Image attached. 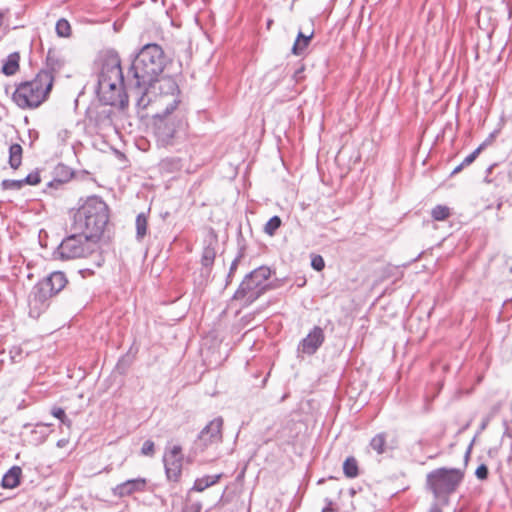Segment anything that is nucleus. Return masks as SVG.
I'll return each instance as SVG.
<instances>
[{"label":"nucleus","mask_w":512,"mask_h":512,"mask_svg":"<svg viewBox=\"0 0 512 512\" xmlns=\"http://www.w3.org/2000/svg\"><path fill=\"white\" fill-rule=\"evenodd\" d=\"M164 67L163 50L157 44H146L133 59L127 71V85L136 97L138 108L145 109L151 104L149 90L154 88L156 82H159L161 87L165 79L159 81V76Z\"/></svg>","instance_id":"nucleus-1"},{"label":"nucleus","mask_w":512,"mask_h":512,"mask_svg":"<svg viewBox=\"0 0 512 512\" xmlns=\"http://www.w3.org/2000/svg\"><path fill=\"white\" fill-rule=\"evenodd\" d=\"M160 88H166V92L161 94L152 104L157 107L163 106L164 109L155 115L154 133L157 143L166 147L174 144L177 133L185 126V117L181 111H176L180 104L179 89L176 82L166 78Z\"/></svg>","instance_id":"nucleus-2"},{"label":"nucleus","mask_w":512,"mask_h":512,"mask_svg":"<svg viewBox=\"0 0 512 512\" xmlns=\"http://www.w3.org/2000/svg\"><path fill=\"white\" fill-rule=\"evenodd\" d=\"M109 221V208L98 196L88 197L73 215L72 228L83 232L96 242L102 236Z\"/></svg>","instance_id":"nucleus-3"},{"label":"nucleus","mask_w":512,"mask_h":512,"mask_svg":"<svg viewBox=\"0 0 512 512\" xmlns=\"http://www.w3.org/2000/svg\"><path fill=\"white\" fill-rule=\"evenodd\" d=\"M53 83L51 72L40 70L32 80L21 82L16 87L12 99L21 109L37 108L48 98Z\"/></svg>","instance_id":"nucleus-4"},{"label":"nucleus","mask_w":512,"mask_h":512,"mask_svg":"<svg viewBox=\"0 0 512 512\" xmlns=\"http://www.w3.org/2000/svg\"><path fill=\"white\" fill-rule=\"evenodd\" d=\"M271 276L270 268L260 266L245 276L233 295L234 300L243 301L245 306L252 304L268 288L267 281Z\"/></svg>","instance_id":"nucleus-5"},{"label":"nucleus","mask_w":512,"mask_h":512,"mask_svg":"<svg viewBox=\"0 0 512 512\" xmlns=\"http://www.w3.org/2000/svg\"><path fill=\"white\" fill-rule=\"evenodd\" d=\"M97 248V242L83 232L75 231L58 245L54 255L61 260L84 258Z\"/></svg>","instance_id":"nucleus-6"},{"label":"nucleus","mask_w":512,"mask_h":512,"mask_svg":"<svg viewBox=\"0 0 512 512\" xmlns=\"http://www.w3.org/2000/svg\"><path fill=\"white\" fill-rule=\"evenodd\" d=\"M462 475L455 469L439 468L427 475V485L438 500L447 501L460 484Z\"/></svg>","instance_id":"nucleus-7"},{"label":"nucleus","mask_w":512,"mask_h":512,"mask_svg":"<svg viewBox=\"0 0 512 512\" xmlns=\"http://www.w3.org/2000/svg\"><path fill=\"white\" fill-rule=\"evenodd\" d=\"M126 90L133 93L127 85V79L122 81L98 80L97 94L105 105H119L124 108L128 104Z\"/></svg>","instance_id":"nucleus-8"},{"label":"nucleus","mask_w":512,"mask_h":512,"mask_svg":"<svg viewBox=\"0 0 512 512\" xmlns=\"http://www.w3.org/2000/svg\"><path fill=\"white\" fill-rule=\"evenodd\" d=\"M122 81L126 80L121 68V60L115 51H107L100 57V71L98 80Z\"/></svg>","instance_id":"nucleus-9"},{"label":"nucleus","mask_w":512,"mask_h":512,"mask_svg":"<svg viewBox=\"0 0 512 512\" xmlns=\"http://www.w3.org/2000/svg\"><path fill=\"white\" fill-rule=\"evenodd\" d=\"M223 419L211 420L199 433L194 442L195 452H203L208 446L222 441Z\"/></svg>","instance_id":"nucleus-10"},{"label":"nucleus","mask_w":512,"mask_h":512,"mask_svg":"<svg viewBox=\"0 0 512 512\" xmlns=\"http://www.w3.org/2000/svg\"><path fill=\"white\" fill-rule=\"evenodd\" d=\"M54 295L41 281L37 282L29 295V315L38 318L50 305V299Z\"/></svg>","instance_id":"nucleus-11"},{"label":"nucleus","mask_w":512,"mask_h":512,"mask_svg":"<svg viewBox=\"0 0 512 512\" xmlns=\"http://www.w3.org/2000/svg\"><path fill=\"white\" fill-rule=\"evenodd\" d=\"M163 463L168 480L177 482L181 476L183 465L181 446L174 445L171 448H166Z\"/></svg>","instance_id":"nucleus-12"},{"label":"nucleus","mask_w":512,"mask_h":512,"mask_svg":"<svg viewBox=\"0 0 512 512\" xmlns=\"http://www.w3.org/2000/svg\"><path fill=\"white\" fill-rule=\"evenodd\" d=\"M324 340L325 336L322 328L315 326L309 332V334L304 339H302L298 349L301 350L304 354L313 355L323 344Z\"/></svg>","instance_id":"nucleus-13"},{"label":"nucleus","mask_w":512,"mask_h":512,"mask_svg":"<svg viewBox=\"0 0 512 512\" xmlns=\"http://www.w3.org/2000/svg\"><path fill=\"white\" fill-rule=\"evenodd\" d=\"M216 245L217 240L208 242L202 251L201 255V276L208 279L210 277L212 267L216 258Z\"/></svg>","instance_id":"nucleus-14"},{"label":"nucleus","mask_w":512,"mask_h":512,"mask_svg":"<svg viewBox=\"0 0 512 512\" xmlns=\"http://www.w3.org/2000/svg\"><path fill=\"white\" fill-rule=\"evenodd\" d=\"M145 478L129 479L123 483L118 484L112 489L114 496L126 497L135 492H140L145 489L146 486Z\"/></svg>","instance_id":"nucleus-15"},{"label":"nucleus","mask_w":512,"mask_h":512,"mask_svg":"<svg viewBox=\"0 0 512 512\" xmlns=\"http://www.w3.org/2000/svg\"><path fill=\"white\" fill-rule=\"evenodd\" d=\"M40 281L53 295L58 294L68 282L66 275L61 271L52 272L49 276Z\"/></svg>","instance_id":"nucleus-16"},{"label":"nucleus","mask_w":512,"mask_h":512,"mask_svg":"<svg viewBox=\"0 0 512 512\" xmlns=\"http://www.w3.org/2000/svg\"><path fill=\"white\" fill-rule=\"evenodd\" d=\"M56 177L47 184V188L59 189L73 176V171L65 165L55 168Z\"/></svg>","instance_id":"nucleus-17"},{"label":"nucleus","mask_w":512,"mask_h":512,"mask_svg":"<svg viewBox=\"0 0 512 512\" xmlns=\"http://www.w3.org/2000/svg\"><path fill=\"white\" fill-rule=\"evenodd\" d=\"M22 469L19 466L11 467L2 478V486L7 489H13L20 484Z\"/></svg>","instance_id":"nucleus-18"},{"label":"nucleus","mask_w":512,"mask_h":512,"mask_svg":"<svg viewBox=\"0 0 512 512\" xmlns=\"http://www.w3.org/2000/svg\"><path fill=\"white\" fill-rule=\"evenodd\" d=\"M313 36L314 34H297V38L292 46V54L296 56L305 55Z\"/></svg>","instance_id":"nucleus-19"},{"label":"nucleus","mask_w":512,"mask_h":512,"mask_svg":"<svg viewBox=\"0 0 512 512\" xmlns=\"http://www.w3.org/2000/svg\"><path fill=\"white\" fill-rule=\"evenodd\" d=\"M220 478H221V474L205 475L201 478H197L194 482L193 487L191 488V491L202 492L205 489L216 484Z\"/></svg>","instance_id":"nucleus-20"},{"label":"nucleus","mask_w":512,"mask_h":512,"mask_svg":"<svg viewBox=\"0 0 512 512\" xmlns=\"http://www.w3.org/2000/svg\"><path fill=\"white\" fill-rule=\"evenodd\" d=\"M63 67V61L59 59L56 55V52L52 49L48 50L46 57V68L44 70H48L54 76V74Z\"/></svg>","instance_id":"nucleus-21"},{"label":"nucleus","mask_w":512,"mask_h":512,"mask_svg":"<svg viewBox=\"0 0 512 512\" xmlns=\"http://www.w3.org/2000/svg\"><path fill=\"white\" fill-rule=\"evenodd\" d=\"M159 168L162 172L174 173L182 168V163L179 158L168 157L160 161Z\"/></svg>","instance_id":"nucleus-22"},{"label":"nucleus","mask_w":512,"mask_h":512,"mask_svg":"<svg viewBox=\"0 0 512 512\" xmlns=\"http://www.w3.org/2000/svg\"><path fill=\"white\" fill-rule=\"evenodd\" d=\"M19 58L18 53L10 54L2 66V72L7 76L14 75L19 69Z\"/></svg>","instance_id":"nucleus-23"},{"label":"nucleus","mask_w":512,"mask_h":512,"mask_svg":"<svg viewBox=\"0 0 512 512\" xmlns=\"http://www.w3.org/2000/svg\"><path fill=\"white\" fill-rule=\"evenodd\" d=\"M23 149L19 144H12L9 147V164L12 169H17L22 163Z\"/></svg>","instance_id":"nucleus-24"},{"label":"nucleus","mask_w":512,"mask_h":512,"mask_svg":"<svg viewBox=\"0 0 512 512\" xmlns=\"http://www.w3.org/2000/svg\"><path fill=\"white\" fill-rule=\"evenodd\" d=\"M386 433L376 434L370 441V447L379 455L386 452Z\"/></svg>","instance_id":"nucleus-25"},{"label":"nucleus","mask_w":512,"mask_h":512,"mask_svg":"<svg viewBox=\"0 0 512 512\" xmlns=\"http://www.w3.org/2000/svg\"><path fill=\"white\" fill-rule=\"evenodd\" d=\"M50 426L51 424L47 423H37L35 425V428L32 430V435L35 436L33 439L35 444L43 443L46 440L49 434L47 429Z\"/></svg>","instance_id":"nucleus-26"},{"label":"nucleus","mask_w":512,"mask_h":512,"mask_svg":"<svg viewBox=\"0 0 512 512\" xmlns=\"http://www.w3.org/2000/svg\"><path fill=\"white\" fill-rule=\"evenodd\" d=\"M343 472L348 478H355L358 476V463L354 457H348L343 463Z\"/></svg>","instance_id":"nucleus-27"},{"label":"nucleus","mask_w":512,"mask_h":512,"mask_svg":"<svg viewBox=\"0 0 512 512\" xmlns=\"http://www.w3.org/2000/svg\"><path fill=\"white\" fill-rule=\"evenodd\" d=\"M136 238L142 240L147 234V218L144 213H140L136 217Z\"/></svg>","instance_id":"nucleus-28"},{"label":"nucleus","mask_w":512,"mask_h":512,"mask_svg":"<svg viewBox=\"0 0 512 512\" xmlns=\"http://www.w3.org/2000/svg\"><path fill=\"white\" fill-rule=\"evenodd\" d=\"M451 214L450 208L446 205H436L431 210V217L435 221H443L447 219Z\"/></svg>","instance_id":"nucleus-29"},{"label":"nucleus","mask_w":512,"mask_h":512,"mask_svg":"<svg viewBox=\"0 0 512 512\" xmlns=\"http://www.w3.org/2000/svg\"><path fill=\"white\" fill-rule=\"evenodd\" d=\"M23 27L17 22V14L12 13L10 10H6L4 31L9 32L10 30H16Z\"/></svg>","instance_id":"nucleus-30"},{"label":"nucleus","mask_w":512,"mask_h":512,"mask_svg":"<svg viewBox=\"0 0 512 512\" xmlns=\"http://www.w3.org/2000/svg\"><path fill=\"white\" fill-rule=\"evenodd\" d=\"M282 220L279 216L275 215L271 217L264 226V232L269 235H275L276 231L281 227Z\"/></svg>","instance_id":"nucleus-31"},{"label":"nucleus","mask_w":512,"mask_h":512,"mask_svg":"<svg viewBox=\"0 0 512 512\" xmlns=\"http://www.w3.org/2000/svg\"><path fill=\"white\" fill-rule=\"evenodd\" d=\"M50 413L53 417L57 418L62 425L70 428L72 425V421L67 417L63 408L58 406H53L50 410Z\"/></svg>","instance_id":"nucleus-32"},{"label":"nucleus","mask_w":512,"mask_h":512,"mask_svg":"<svg viewBox=\"0 0 512 512\" xmlns=\"http://www.w3.org/2000/svg\"><path fill=\"white\" fill-rule=\"evenodd\" d=\"M1 186L4 190H20L24 185H23L22 179H20V180L5 179L2 181Z\"/></svg>","instance_id":"nucleus-33"},{"label":"nucleus","mask_w":512,"mask_h":512,"mask_svg":"<svg viewBox=\"0 0 512 512\" xmlns=\"http://www.w3.org/2000/svg\"><path fill=\"white\" fill-rule=\"evenodd\" d=\"M484 144L480 145L478 148H476L472 153H470L468 156L464 158V160L461 162L462 166L467 167L471 165L475 159L480 154L481 150L483 149Z\"/></svg>","instance_id":"nucleus-34"},{"label":"nucleus","mask_w":512,"mask_h":512,"mask_svg":"<svg viewBox=\"0 0 512 512\" xmlns=\"http://www.w3.org/2000/svg\"><path fill=\"white\" fill-rule=\"evenodd\" d=\"M23 185H37L41 182L40 175L37 171L28 174L22 179Z\"/></svg>","instance_id":"nucleus-35"},{"label":"nucleus","mask_w":512,"mask_h":512,"mask_svg":"<svg viewBox=\"0 0 512 512\" xmlns=\"http://www.w3.org/2000/svg\"><path fill=\"white\" fill-rule=\"evenodd\" d=\"M10 359L13 363L20 362L23 359V350L19 346H14L10 350Z\"/></svg>","instance_id":"nucleus-36"},{"label":"nucleus","mask_w":512,"mask_h":512,"mask_svg":"<svg viewBox=\"0 0 512 512\" xmlns=\"http://www.w3.org/2000/svg\"><path fill=\"white\" fill-rule=\"evenodd\" d=\"M155 452V445L152 440H146L141 448L142 455L153 456Z\"/></svg>","instance_id":"nucleus-37"},{"label":"nucleus","mask_w":512,"mask_h":512,"mask_svg":"<svg viewBox=\"0 0 512 512\" xmlns=\"http://www.w3.org/2000/svg\"><path fill=\"white\" fill-rule=\"evenodd\" d=\"M311 266L316 271H322L325 267V262L322 256L314 255L311 259Z\"/></svg>","instance_id":"nucleus-38"},{"label":"nucleus","mask_w":512,"mask_h":512,"mask_svg":"<svg viewBox=\"0 0 512 512\" xmlns=\"http://www.w3.org/2000/svg\"><path fill=\"white\" fill-rule=\"evenodd\" d=\"M69 31H70V24L66 19L61 18L56 22L55 32L62 33V32H69Z\"/></svg>","instance_id":"nucleus-39"},{"label":"nucleus","mask_w":512,"mask_h":512,"mask_svg":"<svg viewBox=\"0 0 512 512\" xmlns=\"http://www.w3.org/2000/svg\"><path fill=\"white\" fill-rule=\"evenodd\" d=\"M475 475L480 480H485L488 477V468L485 464H481L477 467Z\"/></svg>","instance_id":"nucleus-40"},{"label":"nucleus","mask_w":512,"mask_h":512,"mask_svg":"<svg viewBox=\"0 0 512 512\" xmlns=\"http://www.w3.org/2000/svg\"><path fill=\"white\" fill-rule=\"evenodd\" d=\"M242 257V254H239L231 263V266H230V269H229V273H228V276H227V282L229 283L231 281V277L233 276L234 272L236 271L237 269V266H238V263L240 261Z\"/></svg>","instance_id":"nucleus-41"},{"label":"nucleus","mask_w":512,"mask_h":512,"mask_svg":"<svg viewBox=\"0 0 512 512\" xmlns=\"http://www.w3.org/2000/svg\"><path fill=\"white\" fill-rule=\"evenodd\" d=\"M201 508H202L201 503L195 502V503H191V504H186L183 507L182 512H200Z\"/></svg>","instance_id":"nucleus-42"},{"label":"nucleus","mask_w":512,"mask_h":512,"mask_svg":"<svg viewBox=\"0 0 512 512\" xmlns=\"http://www.w3.org/2000/svg\"><path fill=\"white\" fill-rule=\"evenodd\" d=\"M234 503L236 505H240V511L239 512H249V507L245 505L244 501L243 500H240L239 497H236L235 500H234Z\"/></svg>","instance_id":"nucleus-43"},{"label":"nucleus","mask_w":512,"mask_h":512,"mask_svg":"<svg viewBox=\"0 0 512 512\" xmlns=\"http://www.w3.org/2000/svg\"><path fill=\"white\" fill-rule=\"evenodd\" d=\"M5 13H6V10L0 12V29H3V30H4V23H5Z\"/></svg>","instance_id":"nucleus-44"},{"label":"nucleus","mask_w":512,"mask_h":512,"mask_svg":"<svg viewBox=\"0 0 512 512\" xmlns=\"http://www.w3.org/2000/svg\"><path fill=\"white\" fill-rule=\"evenodd\" d=\"M464 168H465V167H464V166H462V164L460 163L458 166H456V167L453 169V171H452V173H451V174H452V175L457 174V173H459L460 171H462Z\"/></svg>","instance_id":"nucleus-45"},{"label":"nucleus","mask_w":512,"mask_h":512,"mask_svg":"<svg viewBox=\"0 0 512 512\" xmlns=\"http://www.w3.org/2000/svg\"><path fill=\"white\" fill-rule=\"evenodd\" d=\"M226 503H227V500L224 499V497L222 496L221 499L219 500V502L216 505H217V507L222 508V507H224L226 505Z\"/></svg>","instance_id":"nucleus-46"},{"label":"nucleus","mask_w":512,"mask_h":512,"mask_svg":"<svg viewBox=\"0 0 512 512\" xmlns=\"http://www.w3.org/2000/svg\"><path fill=\"white\" fill-rule=\"evenodd\" d=\"M69 132L67 130H62L59 132V137H61L63 140L68 136Z\"/></svg>","instance_id":"nucleus-47"},{"label":"nucleus","mask_w":512,"mask_h":512,"mask_svg":"<svg viewBox=\"0 0 512 512\" xmlns=\"http://www.w3.org/2000/svg\"><path fill=\"white\" fill-rule=\"evenodd\" d=\"M429 512H442L441 509L437 506V505H434Z\"/></svg>","instance_id":"nucleus-48"},{"label":"nucleus","mask_w":512,"mask_h":512,"mask_svg":"<svg viewBox=\"0 0 512 512\" xmlns=\"http://www.w3.org/2000/svg\"><path fill=\"white\" fill-rule=\"evenodd\" d=\"M487 424H488V420L483 421L481 426H480V429L484 430L486 428Z\"/></svg>","instance_id":"nucleus-49"},{"label":"nucleus","mask_w":512,"mask_h":512,"mask_svg":"<svg viewBox=\"0 0 512 512\" xmlns=\"http://www.w3.org/2000/svg\"><path fill=\"white\" fill-rule=\"evenodd\" d=\"M302 71H303V67H302L301 69H299V70H297V71L295 72L294 77H295L296 79H298V78H299V74H300Z\"/></svg>","instance_id":"nucleus-50"},{"label":"nucleus","mask_w":512,"mask_h":512,"mask_svg":"<svg viewBox=\"0 0 512 512\" xmlns=\"http://www.w3.org/2000/svg\"><path fill=\"white\" fill-rule=\"evenodd\" d=\"M102 113H103V114L105 115V117H107V118H108V117H109V115H110V111H105V110H104Z\"/></svg>","instance_id":"nucleus-51"},{"label":"nucleus","mask_w":512,"mask_h":512,"mask_svg":"<svg viewBox=\"0 0 512 512\" xmlns=\"http://www.w3.org/2000/svg\"><path fill=\"white\" fill-rule=\"evenodd\" d=\"M59 178L60 179H65V172H60Z\"/></svg>","instance_id":"nucleus-52"},{"label":"nucleus","mask_w":512,"mask_h":512,"mask_svg":"<svg viewBox=\"0 0 512 512\" xmlns=\"http://www.w3.org/2000/svg\"><path fill=\"white\" fill-rule=\"evenodd\" d=\"M57 35H58V36H60V37H68V36H70L71 34H64V33H61V34H57Z\"/></svg>","instance_id":"nucleus-53"},{"label":"nucleus","mask_w":512,"mask_h":512,"mask_svg":"<svg viewBox=\"0 0 512 512\" xmlns=\"http://www.w3.org/2000/svg\"><path fill=\"white\" fill-rule=\"evenodd\" d=\"M471 447H472V444H470V446H469V448H468V450H467L466 456H468V455H469L470 450H471Z\"/></svg>","instance_id":"nucleus-54"},{"label":"nucleus","mask_w":512,"mask_h":512,"mask_svg":"<svg viewBox=\"0 0 512 512\" xmlns=\"http://www.w3.org/2000/svg\"><path fill=\"white\" fill-rule=\"evenodd\" d=\"M61 445H63V442L59 441L58 446H61Z\"/></svg>","instance_id":"nucleus-55"},{"label":"nucleus","mask_w":512,"mask_h":512,"mask_svg":"<svg viewBox=\"0 0 512 512\" xmlns=\"http://www.w3.org/2000/svg\"><path fill=\"white\" fill-rule=\"evenodd\" d=\"M61 445H63V442L59 441L58 446H61Z\"/></svg>","instance_id":"nucleus-56"}]
</instances>
